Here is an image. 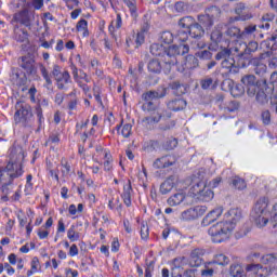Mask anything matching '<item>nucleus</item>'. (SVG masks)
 Listing matches in <instances>:
<instances>
[{"mask_svg": "<svg viewBox=\"0 0 277 277\" xmlns=\"http://www.w3.org/2000/svg\"><path fill=\"white\" fill-rule=\"evenodd\" d=\"M108 209L110 211H118L119 215L122 213V203H120V199H109L108 200Z\"/></svg>", "mask_w": 277, "mask_h": 277, "instance_id": "6e6d98bb", "label": "nucleus"}, {"mask_svg": "<svg viewBox=\"0 0 277 277\" xmlns=\"http://www.w3.org/2000/svg\"><path fill=\"white\" fill-rule=\"evenodd\" d=\"M226 36L235 42L236 40H242L241 29L237 26H229L225 31Z\"/></svg>", "mask_w": 277, "mask_h": 277, "instance_id": "49530a36", "label": "nucleus"}, {"mask_svg": "<svg viewBox=\"0 0 277 277\" xmlns=\"http://www.w3.org/2000/svg\"><path fill=\"white\" fill-rule=\"evenodd\" d=\"M76 34H80L82 38L90 37V29L88 28V22L85 18H80L76 24Z\"/></svg>", "mask_w": 277, "mask_h": 277, "instance_id": "ea45409f", "label": "nucleus"}, {"mask_svg": "<svg viewBox=\"0 0 277 277\" xmlns=\"http://www.w3.org/2000/svg\"><path fill=\"white\" fill-rule=\"evenodd\" d=\"M42 107H49V100L42 98L35 106V114H36L37 119H38V129H37V131H40L42 129V127L44 126V111L42 110Z\"/></svg>", "mask_w": 277, "mask_h": 277, "instance_id": "b1692460", "label": "nucleus"}, {"mask_svg": "<svg viewBox=\"0 0 277 277\" xmlns=\"http://www.w3.org/2000/svg\"><path fill=\"white\" fill-rule=\"evenodd\" d=\"M51 226H53V216H50L45 221V223L43 225V228H45V229L37 230V236L39 237V239H49V235H50L49 228H51Z\"/></svg>", "mask_w": 277, "mask_h": 277, "instance_id": "c03bdc74", "label": "nucleus"}, {"mask_svg": "<svg viewBox=\"0 0 277 277\" xmlns=\"http://www.w3.org/2000/svg\"><path fill=\"white\" fill-rule=\"evenodd\" d=\"M34 13L27 9L21 10L13 15L12 23H18L28 29H31V25H34Z\"/></svg>", "mask_w": 277, "mask_h": 277, "instance_id": "4468645a", "label": "nucleus"}, {"mask_svg": "<svg viewBox=\"0 0 277 277\" xmlns=\"http://www.w3.org/2000/svg\"><path fill=\"white\" fill-rule=\"evenodd\" d=\"M263 60H265V54H261L260 57L249 58V65L251 64V66H254L255 75L262 77V79L267 75V65L263 63Z\"/></svg>", "mask_w": 277, "mask_h": 277, "instance_id": "6ab92c4d", "label": "nucleus"}, {"mask_svg": "<svg viewBox=\"0 0 277 277\" xmlns=\"http://www.w3.org/2000/svg\"><path fill=\"white\" fill-rule=\"evenodd\" d=\"M241 83L247 87L248 94H255L256 92V77L254 75H247L241 78Z\"/></svg>", "mask_w": 277, "mask_h": 277, "instance_id": "72a5a7b5", "label": "nucleus"}, {"mask_svg": "<svg viewBox=\"0 0 277 277\" xmlns=\"http://www.w3.org/2000/svg\"><path fill=\"white\" fill-rule=\"evenodd\" d=\"M200 85L202 90H211V88H215V83H213V78H206L200 81Z\"/></svg>", "mask_w": 277, "mask_h": 277, "instance_id": "69168bd1", "label": "nucleus"}, {"mask_svg": "<svg viewBox=\"0 0 277 277\" xmlns=\"http://www.w3.org/2000/svg\"><path fill=\"white\" fill-rule=\"evenodd\" d=\"M25 149L22 146L13 145L9 149V161L4 168L12 177L21 179L25 174Z\"/></svg>", "mask_w": 277, "mask_h": 277, "instance_id": "20e7f679", "label": "nucleus"}, {"mask_svg": "<svg viewBox=\"0 0 277 277\" xmlns=\"http://www.w3.org/2000/svg\"><path fill=\"white\" fill-rule=\"evenodd\" d=\"M269 207V198L267 197H261L253 208V213L255 224L260 228H263V226H267V222H269V211H267V208Z\"/></svg>", "mask_w": 277, "mask_h": 277, "instance_id": "1a4fd4ad", "label": "nucleus"}, {"mask_svg": "<svg viewBox=\"0 0 277 277\" xmlns=\"http://www.w3.org/2000/svg\"><path fill=\"white\" fill-rule=\"evenodd\" d=\"M194 68H198V57L195 55H187L184 58V63L182 64V68L179 67L177 70L180 72H185V70H194Z\"/></svg>", "mask_w": 277, "mask_h": 277, "instance_id": "c85d7f7f", "label": "nucleus"}, {"mask_svg": "<svg viewBox=\"0 0 277 277\" xmlns=\"http://www.w3.org/2000/svg\"><path fill=\"white\" fill-rule=\"evenodd\" d=\"M14 183V177L5 170L0 172V192L2 194H10V187Z\"/></svg>", "mask_w": 277, "mask_h": 277, "instance_id": "393cba45", "label": "nucleus"}, {"mask_svg": "<svg viewBox=\"0 0 277 277\" xmlns=\"http://www.w3.org/2000/svg\"><path fill=\"white\" fill-rule=\"evenodd\" d=\"M211 44L210 49H214V51H217V49H226V47H230V40L224 39V34H222V30L220 28H215L211 35Z\"/></svg>", "mask_w": 277, "mask_h": 277, "instance_id": "2eb2a0df", "label": "nucleus"}, {"mask_svg": "<svg viewBox=\"0 0 277 277\" xmlns=\"http://www.w3.org/2000/svg\"><path fill=\"white\" fill-rule=\"evenodd\" d=\"M172 90H174V94H176V96H183V94L187 92V88L179 82H174L172 84Z\"/></svg>", "mask_w": 277, "mask_h": 277, "instance_id": "680f3d73", "label": "nucleus"}, {"mask_svg": "<svg viewBox=\"0 0 277 277\" xmlns=\"http://www.w3.org/2000/svg\"><path fill=\"white\" fill-rule=\"evenodd\" d=\"M92 159L94 163L103 166L104 172H114V155L109 148L97 146Z\"/></svg>", "mask_w": 277, "mask_h": 277, "instance_id": "9d476101", "label": "nucleus"}, {"mask_svg": "<svg viewBox=\"0 0 277 277\" xmlns=\"http://www.w3.org/2000/svg\"><path fill=\"white\" fill-rule=\"evenodd\" d=\"M225 83H227L229 92L234 98H238L239 96H243V94H246V87H243V84L237 83L233 80H226Z\"/></svg>", "mask_w": 277, "mask_h": 277, "instance_id": "cd10ccee", "label": "nucleus"}, {"mask_svg": "<svg viewBox=\"0 0 277 277\" xmlns=\"http://www.w3.org/2000/svg\"><path fill=\"white\" fill-rule=\"evenodd\" d=\"M174 34L170 30H164L160 34V41H162L163 44H172V42H174Z\"/></svg>", "mask_w": 277, "mask_h": 277, "instance_id": "4d7b16f0", "label": "nucleus"}, {"mask_svg": "<svg viewBox=\"0 0 277 277\" xmlns=\"http://www.w3.org/2000/svg\"><path fill=\"white\" fill-rule=\"evenodd\" d=\"M67 239H69L71 243H75V241H79V239H81V234L75 229V225H71L67 229Z\"/></svg>", "mask_w": 277, "mask_h": 277, "instance_id": "864d4df0", "label": "nucleus"}, {"mask_svg": "<svg viewBox=\"0 0 277 277\" xmlns=\"http://www.w3.org/2000/svg\"><path fill=\"white\" fill-rule=\"evenodd\" d=\"M207 213V206H196L194 208H189L181 213V220L184 222H194V220H198V217H202Z\"/></svg>", "mask_w": 277, "mask_h": 277, "instance_id": "dca6fc26", "label": "nucleus"}, {"mask_svg": "<svg viewBox=\"0 0 277 277\" xmlns=\"http://www.w3.org/2000/svg\"><path fill=\"white\" fill-rule=\"evenodd\" d=\"M222 213H224V208L222 206L216 207L215 209L211 210L201 221V226H210L216 220L222 217Z\"/></svg>", "mask_w": 277, "mask_h": 277, "instance_id": "5701e85b", "label": "nucleus"}, {"mask_svg": "<svg viewBox=\"0 0 277 277\" xmlns=\"http://www.w3.org/2000/svg\"><path fill=\"white\" fill-rule=\"evenodd\" d=\"M255 31H256V25H249V26L245 27L243 31H241L242 40L245 38L253 36V34Z\"/></svg>", "mask_w": 277, "mask_h": 277, "instance_id": "0e129e2a", "label": "nucleus"}, {"mask_svg": "<svg viewBox=\"0 0 277 277\" xmlns=\"http://www.w3.org/2000/svg\"><path fill=\"white\" fill-rule=\"evenodd\" d=\"M214 263H216V265H228L229 260L228 256L221 253L215 255Z\"/></svg>", "mask_w": 277, "mask_h": 277, "instance_id": "774afa93", "label": "nucleus"}, {"mask_svg": "<svg viewBox=\"0 0 277 277\" xmlns=\"http://www.w3.org/2000/svg\"><path fill=\"white\" fill-rule=\"evenodd\" d=\"M247 272L250 276L267 277L269 276V268L263 267L261 264H251L247 266Z\"/></svg>", "mask_w": 277, "mask_h": 277, "instance_id": "a878e982", "label": "nucleus"}, {"mask_svg": "<svg viewBox=\"0 0 277 277\" xmlns=\"http://www.w3.org/2000/svg\"><path fill=\"white\" fill-rule=\"evenodd\" d=\"M176 146H179V140L174 137L167 140L163 144L164 150H174Z\"/></svg>", "mask_w": 277, "mask_h": 277, "instance_id": "e2e57ef3", "label": "nucleus"}, {"mask_svg": "<svg viewBox=\"0 0 277 277\" xmlns=\"http://www.w3.org/2000/svg\"><path fill=\"white\" fill-rule=\"evenodd\" d=\"M219 109L223 111V114H235V111L239 110V103L235 101H224V96L219 97Z\"/></svg>", "mask_w": 277, "mask_h": 277, "instance_id": "4be33fe9", "label": "nucleus"}, {"mask_svg": "<svg viewBox=\"0 0 277 277\" xmlns=\"http://www.w3.org/2000/svg\"><path fill=\"white\" fill-rule=\"evenodd\" d=\"M261 263H263V265H268V267H271V269H276V267H277V254L276 253H269V254L263 255L261 258Z\"/></svg>", "mask_w": 277, "mask_h": 277, "instance_id": "37998d69", "label": "nucleus"}, {"mask_svg": "<svg viewBox=\"0 0 277 277\" xmlns=\"http://www.w3.org/2000/svg\"><path fill=\"white\" fill-rule=\"evenodd\" d=\"M274 18L276 15L274 13H266L261 17V25H259L260 29H269L272 27V23H274Z\"/></svg>", "mask_w": 277, "mask_h": 277, "instance_id": "a18cd8bd", "label": "nucleus"}, {"mask_svg": "<svg viewBox=\"0 0 277 277\" xmlns=\"http://www.w3.org/2000/svg\"><path fill=\"white\" fill-rule=\"evenodd\" d=\"M14 40L19 43L29 42V32L16 25L14 26Z\"/></svg>", "mask_w": 277, "mask_h": 277, "instance_id": "4c0bfd02", "label": "nucleus"}, {"mask_svg": "<svg viewBox=\"0 0 277 277\" xmlns=\"http://www.w3.org/2000/svg\"><path fill=\"white\" fill-rule=\"evenodd\" d=\"M17 64L24 72L34 79V81H39L40 76L38 75V66H36V56L31 53H27L23 56H19Z\"/></svg>", "mask_w": 277, "mask_h": 277, "instance_id": "9b49d317", "label": "nucleus"}, {"mask_svg": "<svg viewBox=\"0 0 277 277\" xmlns=\"http://www.w3.org/2000/svg\"><path fill=\"white\" fill-rule=\"evenodd\" d=\"M29 76L25 71H13L11 75V81L17 88H23V85H27V78Z\"/></svg>", "mask_w": 277, "mask_h": 277, "instance_id": "473e14b6", "label": "nucleus"}, {"mask_svg": "<svg viewBox=\"0 0 277 277\" xmlns=\"http://www.w3.org/2000/svg\"><path fill=\"white\" fill-rule=\"evenodd\" d=\"M175 40H177V42H187V40H189V31L183 29L177 30Z\"/></svg>", "mask_w": 277, "mask_h": 277, "instance_id": "bf43d9fd", "label": "nucleus"}, {"mask_svg": "<svg viewBox=\"0 0 277 277\" xmlns=\"http://www.w3.org/2000/svg\"><path fill=\"white\" fill-rule=\"evenodd\" d=\"M115 185H119L121 183L122 185V190L120 193V198L123 202V205L129 209L133 207V184L131 183V180H118L114 179Z\"/></svg>", "mask_w": 277, "mask_h": 277, "instance_id": "f8f14e48", "label": "nucleus"}, {"mask_svg": "<svg viewBox=\"0 0 277 277\" xmlns=\"http://www.w3.org/2000/svg\"><path fill=\"white\" fill-rule=\"evenodd\" d=\"M122 2L124 3V5L128 6L130 15L133 18H136V16H137V0H122Z\"/></svg>", "mask_w": 277, "mask_h": 277, "instance_id": "8fccbe9b", "label": "nucleus"}, {"mask_svg": "<svg viewBox=\"0 0 277 277\" xmlns=\"http://www.w3.org/2000/svg\"><path fill=\"white\" fill-rule=\"evenodd\" d=\"M215 60L220 61L223 60L221 63L222 68H225L227 72H232L233 75H236V72H239V68H248L250 66L249 60H243V56L235 57L233 54H230V50L223 49L221 52H217L215 55Z\"/></svg>", "mask_w": 277, "mask_h": 277, "instance_id": "39448f33", "label": "nucleus"}, {"mask_svg": "<svg viewBox=\"0 0 277 277\" xmlns=\"http://www.w3.org/2000/svg\"><path fill=\"white\" fill-rule=\"evenodd\" d=\"M215 14H220V8L212 5L206 9V14L197 16V21L203 29H211L215 22Z\"/></svg>", "mask_w": 277, "mask_h": 277, "instance_id": "ddd939ff", "label": "nucleus"}, {"mask_svg": "<svg viewBox=\"0 0 277 277\" xmlns=\"http://www.w3.org/2000/svg\"><path fill=\"white\" fill-rule=\"evenodd\" d=\"M227 51H230V54L238 53L237 57H242V60H248L250 62V56H248V43L242 42L241 39L236 41H229V47H226Z\"/></svg>", "mask_w": 277, "mask_h": 277, "instance_id": "f3484780", "label": "nucleus"}, {"mask_svg": "<svg viewBox=\"0 0 277 277\" xmlns=\"http://www.w3.org/2000/svg\"><path fill=\"white\" fill-rule=\"evenodd\" d=\"M60 166L62 179H68L72 174V160L63 157L61 158Z\"/></svg>", "mask_w": 277, "mask_h": 277, "instance_id": "2f4dec72", "label": "nucleus"}, {"mask_svg": "<svg viewBox=\"0 0 277 277\" xmlns=\"http://www.w3.org/2000/svg\"><path fill=\"white\" fill-rule=\"evenodd\" d=\"M189 53V45L187 44H180V45H170L169 47V54L163 58H153L149 61L147 68L149 72L154 75H170L172 72V67L179 64L180 55H186Z\"/></svg>", "mask_w": 277, "mask_h": 277, "instance_id": "f257e3e1", "label": "nucleus"}, {"mask_svg": "<svg viewBox=\"0 0 277 277\" xmlns=\"http://www.w3.org/2000/svg\"><path fill=\"white\" fill-rule=\"evenodd\" d=\"M188 196L200 202H211L212 198L215 197V193L207 187V184L200 179H196L188 190Z\"/></svg>", "mask_w": 277, "mask_h": 277, "instance_id": "0eeeda50", "label": "nucleus"}, {"mask_svg": "<svg viewBox=\"0 0 277 277\" xmlns=\"http://www.w3.org/2000/svg\"><path fill=\"white\" fill-rule=\"evenodd\" d=\"M55 81L58 90H68V84L72 83V78L70 77V72H68V70H64L61 77L56 78Z\"/></svg>", "mask_w": 277, "mask_h": 277, "instance_id": "7c9ffc66", "label": "nucleus"}, {"mask_svg": "<svg viewBox=\"0 0 277 277\" xmlns=\"http://www.w3.org/2000/svg\"><path fill=\"white\" fill-rule=\"evenodd\" d=\"M115 129L118 135L126 138L131 137V133H133V126L131 123L124 124V119H121L120 124H117Z\"/></svg>", "mask_w": 277, "mask_h": 277, "instance_id": "c9c22d12", "label": "nucleus"}, {"mask_svg": "<svg viewBox=\"0 0 277 277\" xmlns=\"http://www.w3.org/2000/svg\"><path fill=\"white\" fill-rule=\"evenodd\" d=\"M24 194H25V196H34V175H31V174H28L26 176Z\"/></svg>", "mask_w": 277, "mask_h": 277, "instance_id": "09e8293b", "label": "nucleus"}, {"mask_svg": "<svg viewBox=\"0 0 277 277\" xmlns=\"http://www.w3.org/2000/svg\"><path fill=\"white\" fill-rule=\"evenodd\" d=\"M66 233V223H64V219H60L56 226V236L54 241H57V237L64 235Z\"/></svg>", "mask_w": 277, "mask_h": 277, "instance_id": "052dcab7", "label": "nucleus"}, {"mask_svg": "<svg viewBox=\"0 0 277 277\" xmlns=\"http://www.w3.org/2000/svg\"><path fill=\"white\" fill-rule=\"evenodd\" d=\"M39 70L41 72V77H43L47 85H53V79L51 78V74H49V69H47V66L44 64L39 63Z\"/></svg>", "mask_w": 277, "mask_h": 277, "instance_id": "603ef678", "label": "nucleus"}, {"mask_svg": "<svg viewBox=\"0 0 277 277\" xmlns=\"http://www.w3.org/2000/svg\"><path fill=\"white\" fill-rule=\"evenodd\" d=\"M189 47L190 49H193V51H198L200 49H205V47H207V43L202 41V38H190Z\"/></svg>", "mask_w": 277, "mask_h": 277, "instance_id": "3c124183", "label": "nucleus"}, {"mask_svg": "<svg viewBox=\"0 0 277 277\" xmlns=\"http://www.w3.org/2000/svg\"><path fill=\"white\" fill-rule=\"evenodd\" d=\"M118 29H122V14L117 13V16L115 19L110 22L108 25V34L111 36V38H115L116 40V34Z\"/></svg>", "mask_w": 277, "mask_h": 277, "instance_id": "f704fd0d", "label": "nucleus"}, {"mask_svg": "<svg viewBox=\"0 0 277 277\" xmlns=\"http://www.w3.org/2000/svg\"><path fill=\"white\" fill-rule=\"evenodd\" d=\"M163 96H166V89L162 90V93L157 91H148L142 94V98L144 100L142 110L149 114V116L142 119V122L146 127H155V124H159V122H161L163 113L155 105V103H153V101H155V98H163Z\"/></svg>", "mask_w": 277, "mask_h": 277, "instance_id": "7ed1b4c3", "label": "nucleus"}, {"mask_svg": "<svg viewBox=\"0 0 277 277\" xmlns=\"http://www.w3.org/2000/svg\"><path fill=\"white\" fill-rule=\"evenodd\" d=\"M187 194H185L184 192L175 193L168 198L167 203L169 205V207H179V205L185 202Z\"/></svg>", "mask_w": 277, "mask_h": 277, "instance_id": "e433bc0d", "label": "nucleus"}, {"mask_svg": "<svg viewBox=\"0 0 277 277\" xmlns=\"http://www.w3.org/2000/svg\"><path fill=\"white\" fill-rule=\"evenodd\" d=\"M62 142L60 133H53L49 136L47 144L57 146Z\"/></svg>", "mask_w": 277, "mask_h": 277, "instance_id": "338daca9", "label": "nucleus"}, {"mask_svg": "<svg viewBox=\"0 0 277 277\" xmlns=\"http://www.w3.org/2000/svg\"><path fill=\"white\" fill-rule=\"evenodd\" d=\"M232 185L234 188L238 189V190H243L248 187V184L246 183V180L239 177V176H235L232 180Z\"/></svg>", "mask_w": 277, "mask_h": 277, "instance_id": "5fc2aeb1", "label": "nucleus"}, {"mask_svg": "<svg viewBox=\"0 0 277 277\" xmlns=\"http://www.w3.org/2000/svg\"><path fill=\"white\" fill-rule=\"evenodd\" d=\"M167 107L171 111H181L187 107V102L183 98H175L168 102Z\"/></svg>", "mask_w": 277, "mask_h": 277, "instance_id": "58836bf2", "label": "nucleus"}, {"mask_svg": "<svg viewBox=\"0 0 277 277\" xmlns=\"http://www.w3.org/2000/svg\"><path fill=\"white\" fill-rule=\"evenodd\" d=\"M140 235L142 241H148V239H150V227L148 226V222H141Z\"/></svg>", "mask_w": 277, "mask_h": 277, "instance_id": "de8ad7c7", "label": "nucleus"}, {"mask_svg": "<svg viewBox=\"0 0 277 277\" xmlns=\"http://www.w3.org/2000/svg\"><path fill=\"white\" fill-rule=\"evenodd\" d=\"M229 274L233 277H240L243 276V268L241 267V265L239 264H233L229 267Z\"/></svg>", "mask_w": 277, "mask_h": 277, "instance_id": "13d9d810", "label": "nucleus"}, {"mask_svg": "<svg viewBox=\"0 0 277 277\" xmlns=\"http://www.w3.org/2000/svg\"><path fill=\"white\" fill-rule=\"evenodd\" d=\"M150 36V24L144 22L133 37L126 38L127 53H131V49H140L146 42V38Z\"/></svg>", "mask_w": 277, "mask_h": 277, "instance_id": "6e6552de", "label": "nucleus"}, {"mask_svg": "<svg viewBox=\"0 0 277 277\" xmlns=\"http://www.w3.org/2000/svg\"><path fill=\"white\" fill-rule=\"evenodd\" d=\"M205 254H207V251L205 249H194L190 252L189 259H188V264L190 267H200L202 263H205Z\"/></svg>", "mask_w": 277, "mask_h": 277, "instance_id": "412c9836", "label": "nucleus"}, {"mask_svg": "<svg viewBox=\"0 0 277 277\" xmlns=\"http://www.w3.org/2000/svg\"><path fill=\"white\" fill-rule=\"evenodd\" d=\"M15 124H21L24 129H31L34 124V110L31 105L25 101H17L15 103V113H14Z\"/></svg>", "mask_w": 277, "mask_h": 277, "instance_id": "423d86ee", "label": "nucleus"}, {"mask_svg": "<svg viewBox=\"0 0 277 277\" xmlns=\"http://www.w3.org/2000/svg\"><path fill=\"white\" fill-rule=\"evenodd\" d=\"M225 215L230 219L228 221H220L208 228V235L212 243H224V241L230 239L237 222L241 220V210L230 209Z\"/></svg>", "mask_w": 277, "mask_h": 277, "instance_id": "f03ea898", "label": "nucleus"}, {"mask_svg": "<svg viewBox=\"0 0 277 277\" xmlns=\"http://www.w3.org/2000/svg\"><path fill=\"white\" fill-rule=\"evenodd\" d=\"M176 156L164 155L154 161L153 168L155 170H166V168H172V166L176 164Z\"/></svg>", "mask_w": 277, "mask_h": 277, "instance_id": "a211bd4d", "label": "nucleus"}, {"mask_svg": "<svg viewBox=\"0 0 277 277\" xmlns=\"http://www.w3.org/2000/svg\"><path fill=\"white\" fill-rule=\"evenodd\" d=\"M188 36L190 38H203L205 37V28L200 23L195 22V24L188 30Z\"/></svg>", "mask_w": 277, "mask_h": 277, "instance_id": "a19ab883", "label": "nucleus"}, {"mask_svg": "<svg viewBox=\"0 0 277 277\" xmlns=\"http://www.w3.org/2000/svg\"><path fill=\"white\" fill-rule=\"evenodd\" d=\"M177 25L181 29L188 31L193 25H196V18L187 15L179 19Z\"/></svg>", "mask_w": 277, "mask_h": 277, "instance_id": "79ce46f5", "label": "nucleus"}, {"mask_svg": "<svg viewBox=\"0 0 277 277\" xmlns=\"http://www.w3.org/2000/svg\"><path fill=\"white\" fill-rule=\"evenodd\" d=\"M235 14L236 16L232 17V23H237L239 21L246 22L253 18L252 13L246 11V3L243 2H239L236 4Z\"/></svg>", "mask_w": 277, "mask_h": 277, "instance_id": "aec40b11", "label": "nucleus"}, {"mask_svg": "<svg viewBox=\"0 0 277 277\" xmlns=\"http://www.w3.org/2000/svg\"><path fill=\"white\" fill-rule=\"evenodd\" d=\"M179 185V179L174 175H170L166 181L160 185V193L166 195L170 194L171 189H174Z\"/></svg>", "mask_w": 277, "mask_h": 277, "instance_id": "c756f323", "label": "nucleus"}, {"mask_svg": "<svg viewBox=\"0 0 277 277\" xmlns=\"http://www.w3.org/2000/svg\"><path fill=\"white\" fill-rule=\"evenodd\" d=\"M149 52L154 57H160V60L166 61V55H170V48H166L160 43H153L149 48Z\"/></svg>", "mask_w": 277, "mask_h": 277, "instance_id": "bb28decb", "label": "nucleus"}]
</instances>
